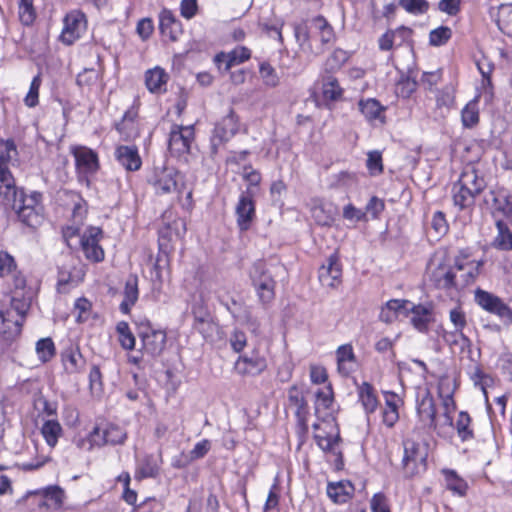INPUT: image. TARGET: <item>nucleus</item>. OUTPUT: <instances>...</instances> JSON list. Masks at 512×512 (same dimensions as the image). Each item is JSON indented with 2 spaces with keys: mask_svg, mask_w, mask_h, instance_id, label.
I'll return each instance as SVG.
<instances>
[{
  "mask_svg": "<svg viewBox=\"0 0 512 512\" xmlns=\"http://www.w3.org/2000/svg\"><path fill=\"white\" fill-rule=\"evenodd\" d=\"M402 467L407 477H414L426 471L428 444L412 438L403 441Z\"/></svg>",
  "mask_w": 512,
  "mask_h": 512,
  "instance_id": "6",
  "label": "nucleus"
},
{
  "mask_svg": "<svg viewBox=\"0 0 512 512\" xmlns=\"http://www.w3.org/2000/svg\"><path fill=\"white\" fill-rule=\"evenodd\" d=\"M353 491V485L345 481L329 483L327 486L328 497L337 504L346 503L352 497Z\"/></svg>",
  "mask_w": 512,
  "mask_h": 512,
  "instance_id": "42",
  "label": "nucleus"
},
{
  "mask_svg": "<svg viewBox=\"0 0 512 512\" xmlns=\"http://www.w3.org/2000/svg\"><path fill=\"white\" fill-rule=\"evenodd\" d=\"M335 354L337 370L342 376H349L356 371L357 359L351 344L340 345Z\"/></svg>",
  "mask_w": 512,
  "mask_h": 512,
  "instance_id": "26",
  "label": "nucleus"
},
{
  "mask_svg": "<svg viewBox=\"0 0 512 512\" xmlns=\"http://www.w3.org/2000/svg\"><path fill=\"white\" fill-rule=\"evenodd\" d=\"M497 229L498 235L494 241L495 246L502 250H512V233L501 221L497 222Z\"/></svg>",
  "mask_w": 512,
  "mask_h": 512,
  "instance_id": "56",
  "label": "nucleus"
},
{
  "mask_svg": "<svg viewBox=\"0 0 512 512\" xmlns=\"http://www.w3.org/2000/svg\"><path fill=\"white\" fill-rule=\"evenodd\" d=\"M74 313L76 314V321L78 323L87 322L93 316L92 303L85 297L76 299L74 303Z\"/></svg>",
  "mask_w": 512,
  "mask_h": 512,
  "instance_id": "51",
  "label": "nucleus"
},
{
  "mask_svg": "<svg viewBox=\"0 0 512 512\" xmlns=\"http://www.w3.org/2000/svg\"><path fill=\"white\" fill-rule=\"evenodd\" d=\"M357 393L364 411L367 414L375 412L379 402L374 387L368 382H363L358 386Z\"/></svg>",
  "mask_w": 512,
  "mask_h": 512,
  "instance_id": "40",
  "label": "nucleus"
},
{
  "mask_svg": "<svg viewBox=\"0 0 512 512\" xmlns=\"http://www.w3.org/2000/svg\"><path fill=\"white\" fill-rule=\"evenodd\" d=\"M75 160L77 179L80 184L90 187L92 179L100 168L97 153L86 146L75 145L70 147Z\"/></svg>",
  "mask_w": 512,
  "mask_h": 512,
  "instance_id": "7",
  "label": "nucleus"
},
{
  "mask_svg": "<svg viewBox=\"0 0 512 512\" xmlns=\"http://www.w3.org/2000/svg\"><path fill=\"white\" fill-rule=\"evenodd\" d=\"M24 498L30 500V504L35 506L39 512H43L45 510L61 509L66 494L60 486L51 485L39 490L29 491Z\"/></svg>",
  "mask_w": 512,
  "mask_h": 512,
  "instance_id": "10",
  "label": "nucleus"
},
{
  "mask_svg": "<svg viewBox=\"0 0 512 512\" xmlns=\"http://www.w3.org/2000/svg\"><path fill=\"white\" fill-rule=\"evenodd\" d=\"M474 300L484 311L496 315L505 324H512V308L499 296L477 288L474 292Z\"/></svg>",
  "mask_w": 512,
  "mask_h": 512,
  "instance_id": "11",
  "label": "nucleus"
},
{
  "mask_svg": "<svg viewBox=\"0 0 512 512\" xmlns=\"http://www.w3.org/2000/svg\"><path fill=\"white\" fill-rule=\"evenodd\" d=\"M30 308V298L17 291L0 306V336L12 341L22 330L26 314Z\"/></svg>",
  "mask_w": 512,
  "mask_h": 512,
  "instance_id": "2",
  "label": "nucleus"
},
{
  "mask_svg": "<svg viewBox=\"0 0 512 512\" xmlns=\"http://www.w3.org/2000/svg\"><path fill=\"white\" fill-rule=\"evenodd\" d=\"M77 449L83 452H92L103 447L100 428L95 424L91 429L78 431L72 440Z\"/></svg>",
  "mask_w": 512,
  "mask_h": 512,
  "instance_id": "23",
  "label": "nucleus"
},
{
  "mask_svg": "<svg viewBox=\"0 0 512 512\" xmlns=\"http://www.w3.org/2000/svg\"><path fill=\"white\" fill-rule=\"evenodd\" d=\"M279 499H280V488L278 480L275 479V482L271 486L265 505H264V511L263 512H279L278 505H279Z\"/></svg>",
  "mask_w": 512,
  "mask_h": 512,
  "instance_id": "62",
  "label": "nucleus"
},
{
  "mask_svg": "<svg viewBox=\"0 0 512 512\" xmlns=\"http://www.w3.org/2000/svg\"><path fill=\"white\" fill-rule=\"evenodd\" d=\"M416 409L419 419L424 423V425L433 429L437 428L438 422L436 419V406L434 399L428 390L418 394Z\"/></svg>",
  "mask_w": 512,
  "mask_h": 512,
  "instance_id": "22",
  "label": "nucleus"
},
{
  "mask_svg": "<svg viewBox=\"0 0 512 512\" xmlns=\"http://www.w3.org/2000/svg\"><path fill=\"white\" fill-rule=\"evenodd\" d=\"M481 95L477 94L470 100L461 111V122L465 128H473L479 123V100Z\"/></svg>",
  "mask_w": 512,
  "mask_h": 512,
  "instance_id": "45",
  "label": "nucleus"
},
{
  "mask_svg": "<svg viewBox=\"0 0 512 512\" xmlns=\"http://www.w3.org/2000/svg\"><path fill=\"white\" fill-rule=\"evenodd\" d=\"M350 58V53L343 49H335L326 61V66L330 70L340 69Z\"/></svg>",
  "mask_w": 512,
  "mask_h": 512,
  "instance_id": "61",
  "label": "nucleus"
},
{
  "mask_svg": "<svg viewBox=\"0 0 512 512\" xmlns=\"http://www.w3.org/2000/svg\"><path fill=\"white\" fill-rule=\"evenodd\" d=\"M20 193H23V191L17 188L10 169L0 170V196L5 205L15 207V202Z\"/></svg>",
  "mask_w": 512,
  "mask_h": 512,
  "instance_id": "27",
  "label": "nucleus"
},
{
  "mask_svg": "<svg viewBox=\"0 0 512 512\" xmlns=\"http://www.w3.org/2000/svg\"><path fill=\"white\" fill-rule=\"evenodd\" d=\"M320 84V93L324 102L330 103L342 100L344 89L340 86L336 77L332 75L322 76Z\"/></svg>",
  "mask_w": 512,
  "mask_h": 512,
  "instance_id": "34",
  "label": "nucleus"
},
{
  "mask_svg": "<svg viewBox=\"0 0 512 512\" xmlns=\"http://www.w3.org/2000/svg\"><path fill=\"white\" fill-rule=\"evenodd\" d=\"M42 84V78L40 74L33 77L29 90L24 98V103L27 107L33 108L39 103V90Z\"/></svg>",
  "mask_w": 512,
  "mask_h": 512,
  "instance_id": "55",
  "label": "nucleus"
},
{
  "mask_svg": "<svg viewBox=\"0 0 512 512\" xmlns=\"http://www.w3.org/2000/svg\"><path fill=\"white\" fill-rule=\"evenodd\" d=\"M267 360L259 350L240 355L235 362V371L241 376H258L267 369Z\"/></svg>",
  "mask_w": 512,
  "mask_h": 512,
  "instance_id": "15",
  "label": "nucleus"
},
{
  "mask_svg": "<svg viewBox=\"0 0 512 512\" xmlns=\"http://www.w3.org/2000/svg\"><path fill=\"white\" fill-rule=\"evenodd\" d=\"M115 158L126 171H137L141 168L142 160L134 145H120L115 149Z\"/></svg>",
  "mask_w": 512,
  "mask_h": 512,
  "instance_id": "25",
  "label": "nucleus"
},
{
  "mask_svg": "<svg viewBox=\"0 0 512 512\" xmlns=\"http://www.w3.org/2000/svg\"><path fill=\"white\" fill-rule=\"evenodd\" d=\"M42 195L33 192L29 196L20 193L15 202V207H11L17 212L19 220L29 227H37L44 220L43 206L41 204Z\"/></svg>",
  "mask_w": 512,
  "mask_h": 512,
  "instance_id": "9",
  "label": "nucleus"
},
{
  "mask_svg": "<svg viewBox=\"0 0 512 512\" xmlns=\"http://www.w3.org/2000/svg\"><path fill=\"white\" fill-rule=\"evenodd\" d=\"M18 2V14L21 23L26 26L31 25L36 17V13L33 7V0H18Z\"/></svg>",
  "mask_w": 512,
  "mask_h": 512,
  "instance_id": "58",
  "label": "nucleus"
},
{
  "mask_svg": "<svg viewBox=\"0 0 512 512\" xmlns=\"http://www.w3.org/2000/svg\"><path fill=\"white\" fill-rule=\"evenodd\" d=\"M251 57V51L244 46H239L229 53H222L220 59L232 63L233 66L247 61Z\"/></svg>",
  "mask_w": 512,
  "mask_h": 512,
  "instance_id": "54",
  "label": "nucleus"
},
{
  "mask_svg": "<svg viewBox=\"0 0 512 512\" xmlns=\"http://www.w3.org/2000/svg\"><path fill=\"white\" fill-rule=\"evenodd\" d=\"M159 28L164 37L176 41L182 33L181 23L174 14L167 9L161 11L159 16Z\"/></svg>",
  "mask_w": 512,
  "mask_h": 512,
  "instance_id": "35",
  "label": "nucleus"
},
{
  "mask_svg": "<svg viewBox=\"0 0 512 512\" xmlns=\"http://www.w3.org/2000/svg\"><path fill=\"white\" fill-rule=\"evenodd\" d=\"M342 265L336 253L331 254L318 271L322 286L336 288L341 283Z\"/></svg>",
  "mask_w": 512,
  "mask_h": 512,
  "instance_id": "20",
  "label": "nucleus"
},
{
  "mask_svg": "<svg viewBox=\"0 0 512 512\" xmlns=\"http://www.w3.org/2000/svg\"><path fill=\"white\" fill-rule=\"evenodd\" d=\"M160 466L153 455H145L137 461L134 477L136 480L154 478L158 475Z\"/></svg>",
  "mask_w": 512,
  "mask_h": 512,
  "instance_id": "41",
  "label": "nucleus"
},
{
  "mask_svg": "<svg viewBox=\"0 0 512 512\" xmlns=\"http://www.w3.org/2000/svg\"><path fill=\"white\" fill-rule=\"evenodd\" d=\"M442 474L448 490L459 497H465L467 495L469 489L468 483L465 479L460 477L455 470L443 469Z\"/></svg>",
  "mask_w": 512,
  "mask_h": 512,
  "instance_id": "43",
  "label": "nucleus"
},
{
  "mask_svg": "<svg viewBox=\"0 0 512 512\" xmlns=\"http://www.w3.org/2000/svg\"><path fill=\"white\" fill-rule=\"evenodd\" d=\"M485 186L484 178L480 177L473 167H466L452 189L454 205L470 215L475 198L484 190Z\"/></svg>",
  "mask_w": 512,
  "mask_h": 512,
  "instance_id": "5",
  "label": "nucleus"
},
{
  "mask_svg": "<svg viewBox=\"0 0 512 512\" xmlns=\"http://www.w3.org/2000/svg\"><path fill=\"white\" fill-rule=\"evenodd\" d=\"M411 302L405 299H391L380 310L379 320L384 323H393L400 316H408Z\"/></svg>",
  "mask_w": 512,
  "mask_h": 512,
  "instance_id": "24",
  "label": "nucleus"
},
{
  "mask_svg": "<svg viewBox=\"0 0 512 512\" xmlns=\"http://www.w3.org/2000/svg\"><path fill=\"white\" fill-rule=\"evenodd\" d=\"M296 41L304 52L319 54L321 47L314 48V42L320 41L322 45L331 43L334 38V30L322 16L313 18L308 24H298L294 28Z\"/></svg>",
  "mask_w": 512,
  "mask_h": 512,
  "instance_id": "3",
  "label": "nucleus"
},
{
  "mask_svg": "<svg viewBox=\"0 0 512 512\" xmlns=\"http://www.w3.org/2000/svg\"><path fill=\"white\" fill-rule=\"evenodd\" d=\"M251 277L259 301L262 304L272 302L275 297V281L269 273L264 271L262 264L254 266Z\"/></svg>",
  "mask_w": 512,
  "mask_h": 512,
  "instance_id": "17",
  "label": "nucleus"
},
{
  "mask_svg": "<svg viewBox=\"0 0 512 512\" xmlns=\"http://www.w3.org/2000/svg\"><path fill=\"white\" fill-rule=\"evenodd\" d=\"M39 431L50 449H54L58 445L64 434V429L57 418H43Z\"/></svg>",
  "mask_w": 512,
  "mask_h": 512,
  "instance_id": "30",
  "label": "nucleus"
},
{
  "mask_svg": "<svg viewBox=\"0 0 512 512\" xmlns=\"http://www.w3.org/2000/svg\"><path fill=\"white\" fill-rule=\"evenodd\" d=\"M168 81V74L161 67H154L145 73V84L151 93H160L165 91L166 83Z\"/></svg>",
  "mask_w": 512,
  "mask_h": 512,
  "instance_id": "39",
  "label": "nucleus"
},
{
  "mask_svg": "<svg viewBox=\"0 0 512 512\" xmlns=\"http://www.w3.org/2000/svg\"><path fill=\"white\" fill-rule=\"evenodd\" d=\"M194 140V127L192 125H174L168 139V148L175 157H181L190 152Z\"/></svg>",
  "mask_w": 512,
  "mask_h": 512,
  "instance_id": "14",
  "label": "nucleus"
},
{
  "mask_svg": "<svg viewBox=\"0 0 512 512\" xmlns=\"http://www.w3.org/2000/svg\"><path fill=\"white\" fill-rule=\"evenodd\" d=\"M452 36V31L447 26H440L429 34V42L433 46L444 45Z\"/></svg>",
  "mask_w": 512,
  "mask_h": 512,
  "instance_id": "63",
  "label": "nucleus"
},
{
  "mask_svg": "<svg viewBox=\"0 0 512 512\" xmlns=\"http://www.w3.org/2000/svg\"><path fill=\"white\" fill-rule=\"evenodd\" d=\"M102 237V230L98 227H88L81 235L80 245L85 257L93 262H100L104 259V251L99 245Z\"/></svg>",
  "mask_w": 512,
  "mask_h": 512,
  "instance_id": "19",
  "label": "nucleus"
},
{
  "mask_svg": "<svg viewBox=\"0 0 512 512\" xmlns=\"http://www.w3.org/2000/svg\"><path fill=\"white\" fill-rule=\"evenodd\" d=\"M399 5L413 15L424 14L429 9V3L426 0H400Z\"/></svg>",
  "mask_w": 512,
  "mask_h": 512,
  "instance_id": "60",
  "label": "nucleus"
},
{
  "mask_svg": "<svg viewBox=\"0 0 512 512\" xmlns=\"http://www.w3.org/2000/svg\"><path fill=\"white\" fill-rule=\"evenodd\" d=\"M311 216L321 226H329L334 220V209L323 202H315L311 208Z\"/></svg>",
  "mask_w": 512,
  "mask_h": 512,
  "instance_id": "46",
  "label": "nucleus"
},
{
  "mask_svg": "<svg viewBox=\"0 0 512 512\" xmlns=\"http://www.w3.org/2000/svg\"><path fill=\"white\" fill-rule=\"evenodd\" d=\"M138 335L141 340L143 354L157 357L163 352L167 338L164 330L157 329L147 323L139 327Z\"/></svg>",
  "mask_w": 512,
  "mask_h": 512,
  "instance_id": "13",
  "label": "nucleus"
},
{
  "mask_svg": "<svg viewBox=\"0 0 512 512\" xmlns=\"http://www.w3.org/2000/svg\"><path fill=\"white\" fill-rule=\"evenodd\" d=\"M186 222L182 218H176L171 223L166 224L159 231L161 238H167L172 241L174 239H182L186 234Z\"/></svg>",
  "mask_w": 512,
  "mask_h": 512,
  "instance_id": "48",
  "label": "nucleus"
},
{
  "mask_svg": "<svg viewBox=\"0 0 512 512\" xmlns=\"http://www.w3.org/2000/svg\"><path fill=\"white\" fill-rule=\"evenodd\" d=\"M123 296L124 298L120 304V311L123 314H128L131 311V308L136 304L139 297L138 277L136 275H130L127 278Z\"/></svg>",
  "mask_w": 512,
  "mask_h": 512,
  "instance_id": "38",
  "label": "nucleus"
},
{
  "mask_svg": "<svg viewBox=\"0 0 512 512\" xmlns=\"http://www.w3.org/2000/svg\"><path fill=\"white\" fill-rule=\"evenodd\" d=\"M411 324L420 333H427L429 325L433 321V309L429 305H413L409 307Z\"/></svg>",
  "mask_w": 512,
  "mask_h": 512,
  "instance_id": "28",
  "label": "nucleus"
},
{
  "mask_svg": "<svg viewBox=\"0 0 512 512\" xmlns=\"http://www.w3.org/2000/svg\"><path fill=\"white\" fill-rule=\"evenodd\" d=\"M493 200L496 209L507 218L512 219V194L507 191H499Z\"/></svg>",
  "mask_w": 512,
  "mask_h": 512,
  "instance_id": "52",
  "label": "nucleus"
},
{
  "mask_svg": "<svg viewBox=\"0 0 512 512\" xmlns=\"http://www.w3.org/2000/svg\"><path fill=\"white\" fill-rule=\"evenodd\" d=\"M64 26L60 35L61 41L66 45L73 44L86 31L87 21L84 13L73 10L66 14Z\"/></svg>",
  "mask_w": 512,
  "mask_h": 512,
  "instance_id": "16",
  "label": "nucleus"
},
{
  "mask_svg": "<svg viewBox=\"0 0 512 512\" xmlns=\"http://www.w3.org/2000/svg\"><path fill=\"white\" fill-rule=\"evenodd\" d=\"M240 128L239 119L233 110L219 120L210 138L211 155H216L219 148L235 136Z\"/></svg>",
  "mask_w": 512,
  "mask_h": 512,
  "instance_id": "12",
  "label": "nucleus"
},
{
  "mask_svg": "<svg viewBox=\"0 0 512 512\" xmlns=\"http://www.w3.org/2000/svg\"><path fill=\"white\" fill-rule=\"evenodd\" d=\"M358 106L368 122L373 124H383L385 122L384 113L386 109L378 100L374 98L362 99L359 101Z\"/></svg>",
  "mask_w": 512,
  "mask_h": 512,
  "instance_id": "33",
  "label": "nucleus"
},
{
  "mask_svg": "<svg viewBox=\"0 0 512 512\" xmlns=\"http://www.w3.org/2000/svg\"><path fill=\"white\" fill-rule=\"evenodd\" d=\"M85 272L82 267H73L67 271L61 269L58 274V290L60 292H68L70 288L77 286L84 279Z\"/></svg>",
  "mask_w": 512,
  "mask_h": 512,
  "instance_id": "37",
  "label": "nucleus"
},
{
  "mask_svg": "<svg viewBox=\"0 0 512 512\" xmlns=\"http://www.w3.org/2000/svg\"><path fill=\"white\" fill-rule=\"evenodd\" d=\"M64 370L68 374L81 372L85 366V359L77 347H67L61 354Z\"/></svg>",
  "mask_w": 512,
  "mask_h": 512,
  "instance_id": "36",
  "label": "nucleus"
},
{
  "mask_svg": "<svg viewBox=\"0 0 512 512\" xmlns=\"http://www.w3.org/2000/svg\"><path fill=\"white\" fill-rule=\"evenodd\" d=\"M417 88V82L407 76H402L395 86L397 96L402 98H409Z\"/></svg>",
  "mask_w": 512,
  "mask_h": 512,
  "instance_id": "59",
  "label": "nucleus"
},
{
  "mask_svg": "<svg viewBox=\"0 0 512 512\" xmlns=\"http://www.w3.org/2000/svg\"><path fill=\"white\" fill-rule=\"evenodd\" d=\"M98 425L103 447L121 445L125 442L127 433L123 427L110 422H101Z\"/></svg>",
  "mask_w": 512,
  "mask_h": 512,
  "instance_id": "31",
  "label": "nucleus"
},
{
  "mask_svg": "<svg viewBox=\"0 0 512 512\" xmlns=\"http://www.w3.org/2000/svg\"><path fill=\"white\" fill-rule=\"evenodd\" d=\"M86 212L87 209L84 201H79L78 203H75L72 212L73 223L63 228V238L65 239L68 245H71L70 241L74 237L81 238L83 232H81L80 225L82 224L85 218Z\"/></svg>",
  "mask_w": 512,
  "mask_h": 512,
  "instance_id": "32",
  "label": "nucleus"
},
{
  "mask_svg": "<svg viewBox=\"0 0 512 512\" xmlns=\"http://www.w3.org/2000/svg\"><path fill=\"white\" fill-rule=\"evenodd\" d=\"M289 405L295 409V413L299 421L307 429L305 416L307 414V403L303 392L296 386H292L288 390Z\"/></svg>",
  "mask_w": 512,
  "mask_h": 512,
  "instance_id": "44",
  "label": "nucleus"
},
{
  "mask_svg": "<svg viewBox=\"0 0 512 512\" xmlns=\"http://www.w3.org/2000/svg\"><path fill=\"white\" fill-rule=\"evenodd\" d=\"M482 260L471 257L467 251H460L452 260L446 251L438 250L430 258L426 274L440 289H462L477 279L483 266Z\"/></svg>",
  "mask_w": 512,
  "mask_h": 512,
  "instance_id": "1",
  "label": "nucleus"
},
{
  "mask_svg": "<svg viewBox=\"0 0 512 512\" xmlns=\"http://www.w3.org/2000/svg\"><path fill=\"white\" fill-rule=\"evenodd\" d=\"M115 329L120 346L126 351H132L135 348L136 339L129 324L120 321L116 324Z\"/></svg>",
  "mask_w": 512,
  "mask_h": 512,
  "instance_id": "49",
  "label": "nucleus"
},
{
  "mask_svg": "<svg viewBox=\"0 0 512 512\" xmlns=\"http://www.w3.org/2000/svg\"><path fill=\"white\" fill-rule=\"evenodd\" d=\"M16 152V146L13 140L2 141L0 147V170L9 169V163L12 158V153Z\"/></svg>",
  "mask_w": 512,
  "mask_h": 512,
  "instance_id": "64",
  "label": "nucleus"
},
{
  "mask_svg": "<svg viewBox=\"0 0 512 512\" xmlns=\"http://www.w3.org/2000/svg\"><path fill=\"white\" fill-rule=\"evenodd\" d=\"M313 430V438L317 446L324 453H331L337 456V459H340L341 452L339 451V443L341 438L336 419L317 420V422L313 424Z\"/></svg>",
  "mask_w": 512,
  "mask_h": 512,
  "instance_id": "8",
  "label": "nucleus"
},
{
  "mask_svg": "<svg viewBox=\"0 0 512 512\" xmlns=\"http://www.w3.org/2000/svg\"><path fill=\"white\" fill-rule=\"evenodd\" d=\"M259 74L266 86L276 87L279 84V76L276 70L268 62L260 63Z\"/></svg>",
  "mask_w": 512,
  "mask_h": 512,
  "instance_id": "57",
  "label": "nucleus"
},
{
  "mask_svg": "<svg viewBox=\"0 0 512 512\" xmlns=\"http://www.w3.org/2000/svg\"><path fill=\"white\" fill-rule=\"evenodd\" d=\"M149 183L157 195L175 194L179 201L186 194L187 203L183 207L190 208L192 204V191L187 190L184 176L174 167L165 166L155 168L149 179Z\"/></svg>",
  "mask_w": 512,
  "mask_h": 512,
  "instance_id": "4",
  "label": "nucleus"
},
{
  "mask_svg": "<svg viewBox=\"0 0 512 512\" xmlns=\"http://www.w3.org/2000/svg\"><path fill=\"white\" fill-rule=\"evenodd\" d=\"M36 354L42 363L50 361L56 352L54 342L51 338H42L36 343Z\"/></svg>",
  "mask_w": 512,
  "mask_h": 512,
  "instance_id": "50",
  "label": "nucleus"
},
{
  "mask_svg": "<svg viewBox=\"0 0 512 512\" xmlns=\"http://www.w3.org/2000/svg\"><path fill=\"white\" fill-rule=\"evenodd\" d=\"M235 212L239 229L241 231L248 230L255 218V203L249 191L240 195Z\"/></svg>",
  "mask_w": 512,
  "mask_h": 512,
  "instance_id": "21",
  "label": "nucleus"
},
{
  "mask_svg": "<svg viewBox=\"0 0 512 512\" xmlns=\"http://www.w3.org/2000/svg\"><path fill=\"white\" fill-rule=\"evenodd\" d=\"M385 407L382 411V422L388 428L394 427L399 420V407L402 399L398 394L391 391L384 392Z\"/></svg>",
  "mask_w": 512,
  "mask_h": 512,
  "instance_id": "29",
  "label": "nucleus"
},
{
  "mask_svg": "<svg viewBox=\"0 0 512 512\" xmlns=\"http://www.w3.org/2000/svg\"><path fill=\"white\" fill-rule=\"evenodd\" d=\"M455 429L462 442H467L474 438L472 418L466 411L459 412L458 418L455 422Z\"/></svg>",
  "mask_w": 512,
  "mask_h": 512,
  "instance_id": "47",
  "label": "nucleus"
},
{
  "mask_svg": "<svg viewBox=\"0 0 512 512\" xmlns=\"http://www.w3.org/2000/svg\"><path fill=\"white\" fill-rule=\"evenodd\" d=\"M442 338L450 346H460L462 349L470 348L471 346L470 339L462 330H460V332H458L457 329L453 331L443 330Z\"/></svg>",
  "mask_w": 512,
  "mask_h": 512,
  "instance_id": "53",
  "label": "nucleus"
},
{
  "mask_svg": "<svg viewBox=\"0 0 512 512\" xmlns=\"http://www.w3.org/2000/svg\"><path fill=\"white\" fill-rule=\"evenodd\" d=\"M314 410L317 420L335 419L336 407L330 384L319 387L315 392Z\"/></svg>",
  "mask_w": 512,
  "mask_h": 512,
  "instance_id": "18",
  "label": "nucleus"
}]
</instances>
